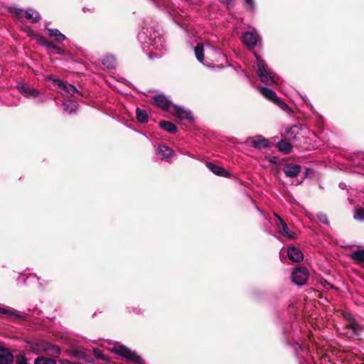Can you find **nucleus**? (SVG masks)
<instances>
[{
	"mask_svg": "<svg viewBox=\"0 0 364 364\" xmlns=\"http://www.w3.org/2000/svg\"><path fill=\"white\" fill-rule=\"evenodd\" d=\"M138 39L151 59L161 57L166 48L164 37L151 27H144L138 34Z\"/></svg>",
	"mask_w": 364,
	"mask_h": 364,
	"instance_id": "obj_1",
	"label": "nucleus"
},
{
	"mask_svg": "<svg viewBox=\"0 0 364 364\" xmlns=\"http://www.w3.org/2000/svg\"><path fill=\"white\" fill-rule=\"evenodd\" d=\"M254 55L256 58V72L261 82L267 85L277 84L278 77L277 75L267 68L266 63L260 56L256 53H254Z\"/></svg>",
	"mask_w": 364,
	"mask_h": 364,
	"instance_id": "obj_2",
	"label": "nucleus"
},
{
	"mask_svg": "<svg viewBox=\"0 0 364 364\" xmlns=\"http://www.w3.org/2000/svg\"><path fill=\"white\" fill-rule=\"evenodd\" d=\"M112 350L114 353L124 358L126 360L132 363L133 364H142V358L136 355L135 352L130 350L126 346L116 343L114 345Z\"/></svg>",
	"mask_w": 364,
	"mask_h": 364,
	"instance_id": "obj_3",
	"label": "nucleus"
},
{
	"mask_svg": "<svg viewBox=\"0 0 364 364\" xmlns=\"http://www.w3.org/2000/svg\"><path fill=\"white\" fill-rule=\"evenodd\" d=\"M10 12L18 16H23L25 15L26 18L31 23H37L41 20V15L39 13L33 9H28L24 11L23 9L13 7L10 9Z\"/></svg>",
	"mask_w": 364,
	"mask_h": 364,
	"instance_id": "obj_4",
	"label": "nucleus"
},
{
	"mask_svg": "<svg viewBox=\"0 0 364 364\" xmlns=\"http://www.w3.org/2000/svg\"><path fill=\"white\" fill-rule=\"evenodd\" d=\"M309 276V274L306 267H299L293 270L291 279L295 284L302 286L306 284Z\"/></svg>",
	"mask_w": 364,
	"mask_h": 364,
	"instance_id": "obj_5",
	"label": "nucleus"
},
{
	"mask_svg": "<svg viewBox=\"0 0 364 364\" xmlns=\"http://www.w3.org/2000/svg\"><path fill=\"white\" fill-rule=\"evenodd\" d=\"M242 41L250 50H252L260 43L261 38L257 33L247 31L242 34Z\"/></svg>",
	"mask_w": 364,
	"mask_h": 364,
	"instance_id": "obj_6",
	"label": "nucleus"
},
{
	"mask_svg": "<svg viewBox=\"0 0 364 364\" xmlns=\"http://www.w3.org/2000/svg\"><path fill=\"white\" fill-rule=\"evenodd\" d=\"M153 103L160 109L169 112L173 105L171 100L164 95L159 94L153 96Z\"/></svg>",
	"mask_w": 364,
	"mask_h": 364,
	"instance_id": "obj_7",
	"label": "nucleus"
},
{
	"mask_svg": "<svg viewBox=\"0 0 364 364\" xmlns=\"http://www.w3.org/2000/svg\"><path fill=\"white\" fill-rule=\"evenodd\" d=\"M156 155L161 161L170 162L171 157L173 156V151L168 146L161 144L156 148Z\"/></svg>",
	"mask_w": 364,
	"mask_h": 364,
	"instance_id": "obj_8",
	"label": "nucleus"
},
{
	"mask_svg": "<svg viewBox=\"0 0 364 364\" xmlns=\"http://www.w3.org/2000/svg\"><path fill=\"white\" fill-rule=\"evenodd\" d=\"M169 112L180 120L193 119L192 114L189 110L176 105H173Z\"/></svg>",
	"mask_w": 364,
	"mask_h": 364,
	"instance_id": "obj_9",
	"label": "nucleus"
},
{
	"mask_svg": "<svg viewBox=\"0 0 364 364\" xmlns=\"http://www.w3.org/2000/svg\"><path fill=\"white\" fill-rule=\"evenodd\" d=\"M274 215L279 220V223L277 225L278 232L288 239H294L296 233L289 230L287 223L277 213Z\"/></svg>",
	"mask_w": 364,
	"mask_h": 364,
	"instance_id": "obj_10",
	"label": "nucleus"
},
{
	"mask_svg": "<svg viewBox=\"0 0 364 364\" xmlns=\"http://www.w3.org/2000/svg\"><path fill=\"white\" fill-rule=\"evenodd\" d=\"M17 89L25 97L35 98L40 95V92L33 87H31L23 82H18Z\"/></svg>",
	"mask_w": 364,
	"mask_h": 364,
	"instance_id": "obj_11",
	"label": "nucleus"
},
{
	"mask_svg": "<svg viewBox=\"0 0 364 364\" xmlns=\"http://www.w3.org/2000/svg\"><path fill=\"white\" fill-rule=\"evenodd\" d=\"M49 80H53V84L61 88L63 94L73 96L75 92H78L75 86L70 84H65L63 81L59 79H54L52 77H48Z\"/></svg>",
	"mask_w": 364,
	"mask_h": 364,
	"instance_id": "obj_12",
	"label": "nucleus"
},
{
	"mask_svg": "<svg viewBox=\"0 0 364 364\" xmlns=\"http://www.w3.org/2000/svg\"><path fill=\"white\" fill-rule=\"evenodd\" d=\"M344 317L348 321L346 326L351 331L349 336H359V331L362 328L355 321V319L353 318L350 314H345Z\"/></svg>",
	"mask_w": 364,
	"mask_h": 364,
	"instance_id": "obj_13",
	"label": "nucleus"
},
{
	"mask_svg": "<svg viewBox=\"0 0 364 364\" xmlns=\"http://www.w3.org/2000/svg\"><path fill=\"white\" fill-rule=\"evenodd\" d=\"M14 355L0 343V364H11Z\"/></svg>",
	"mask_w": 364,
	"mask_h": 364,
	"instance_id": "obj_14",
	"label": "nucleus"
},
{
	"mask_svg": "<svg viewBox=\"0 0 364 364\" xmlns=\"http://www.w3.org/2000/svg\"><path fill=\"white\" fill-rule=\"evenodd\" d=\"M207 168L213 172L215 175L218 176H223L225 178H230V173L227 171L224 168L215 165L211 162H208L206 164Z\"/></svg>",
	"mask_w": 364,
	"mask_h": 364,
	"instance_id": "obj_15",
	"label": "nucleus"
},
{
	"mask_svg": "<svg viewBox=\"0 0 364 364\" xmlns=\"http://www.w3.org/2000/svg\"><path fill=\"white\" fill-rule=\"evenodd\" d=\"M49 24V23H46L45 24L46 30L48 31L49 36L50 38H54L55 41L57 43H60L64 41L66 39V36L56 28H48Z\"/></svg>",
	"mask_w": 364,
	"mask_h": 364,
	"instance_id": "obj_16",
	"label": "nucleus"
},
{
	"mask_svg": "<svg viewBox=\"0 0 364 364\" xmlns=\"http://www.w3.org/2000/svg\"><path fill=\"white\" fill-rule=\"evenodd\" d=\"M283 171L287 176L294 178L301 171V166L298 164H288L284 166Z\"/></svg>",
	"mask_w": 364,
	"mask_h": 364,
	"instance_id": "obj_17",
	"label": "nucleus"
},
{
	"mask_svg": "<svg viewBox=\"0 0 364 364\" xmlns=\"http://www.w3.org/2000/svg\"><path fill=\"white\" fill-rule=\"evenodd\" d=\"M259 92L267 100L272 102L273 103H276L279 97H277L275 92L272 90L269 89L265 87H259Z\"/></svg>",
	"mask_w": 364,
	"mask_h": 364,
	"instance_id": "obj_18",
	"label": "nucleus"
},
{
	"mask_svg": "<svg viewBox=\"0 0 364 364\" xmlns=\"http://www.w3.org/2000/svg\"><path fill=\"white\" fill-rule=\"evenodd\" d=\"M287 256L293 262H300L303 259L302 252L296 247H290L287 250Z\"/></svg>",
	"mask_w": 364,
	"mask_h": 364,
	"instance_id": "obj_19",
	"label": "nucleus"
},
{
	"mask_svg": "<svg viewBox=\"0 0 364 364\" xmlns=\"http://www.w3.org/2000/svg\"><path fill=\"white\" fill-rule=\"evenodd\" d=\"M250 143L252 146L256 149L267 148L269 146L268 140L260 135L253 137Z\"/></svg>",
	"mask_w": 364,
	"mask_h": 364,
	"instance_id": "obj_20",
	"label": "nucleus"
},
{
	"mask_svg": "<svg viewBox=\"0 0 364 364\" xmlns=\"http://www.w3.org/2000/svg\"><path fill=\"white\" fill-rule=\"evenodd\" d=\"M350 257L355 262L359 264H364V248L353 250Z\"/></svg>",
	"mask_w": 364,
	"mask_h": 364,
	"instance_id": "obj_21",
	"label": "nucleus"
},
{
	"mask_svg": "<svg viewBox=\"0 0 364 364\" xmlns=\"http://www.w3.org/2000/svg\"><path fill=\"white\" fill-rule=\"evenodd\" d=\"M194 53H195V55L197 58V60L203 63V65H205V63H203V60H204V46H203V44L201 43H199L196 45V46L194 48Z\"/></svg>",
	"mask_w": 364,
	"mask_h": 364,
	"instance_id": "obj_22",
	"label": "nucleus"
},
{
	"mask_svg": "<svg viewBox=\"0 0 364 364\" xmlns=\"http://www.w3.org/2000/svg\"><path fill=\"white\" fill-rule=\"evenodd\" d=\"M64 111L68 114H73L78 108V104L74 100H68L63 104Z\"/></svg>",
	"mask_w": 364,
	"mask_h": 364,
	"instance_id": "obj_23",
	"label": "nucleus"
},
{
	"mask_svg": "<svg viewBox=\"0 0 364 364\" xmlns=\"http://www.w3.org/2000/svg\"><path fill=\"white\" fill-rule=\"evenodd\" d=\"M160 127L171 134H175L177 131L176 127L171 122L168 121H161L159 123Z\"/></svg>",
	"mask_w": 364,
	"mask_h": 364,
	"instance_id": "obj_24",
	"label": "nucleus"
},
{
	"mask_svg": "<svg viewBox=\"0 0 364 364\" xmlns=\"http://www.w3.org/2000/svg\"><path fill=\"white\" fill-rule=\"evenodd\" d=\"M70 355L73 358H75L77 359H82L87 362H90L89 358H87V355L82 350L73 349V350H70Z\"/></svg>",
	"mask_w": 364,
	"mask_h": 364,
	"instance_id": "obj_25",
	"label": "nucleus"
},
{
	"mask_svg": "<svg viewBox=\"0 0 364 364\" xmlns=\"http://www.w3.org/2000/svg\"><path fill=\"white\" fill-rule=\"evenodd\" d=\"M102 63L108 68H114L116 65L117 61L114 56L108 55L102 58Z\"/></svg>",
	"mask_w": 364,
	"mask_h": 364,
	"instance_id": "obj_26",
	"label": "nucleus"
},
{
	"mask_svg": "<svg viewBox=\"0 0 364 364\" xmlns=\"http://www.w3.org/2000/svg\"><path fill=\"white\" fill-rule=\"evenodd\" d=\"M277 148L281 152L288 154L291 151L292 146L290 143L286 141H281L277 144Z\"/></svg>",
	"mask_w": 364,
	"mask_h": 364,
	"instance_id": "obj_27",
	"label": "nucleus"
},
{
	"mask_svg": "<svg viewBox=\"0 0 364 364\" xmlns=\"http://www.w3.org/2000/svg\"><path fill=\"white\" fill-rule=\"evenodd\" d=\"M136 118L141 123H146L148 122V114L146 111L137 108L136 110Z\"/></svg>",
	"mask_w": 364,
	"mask_h": 364,
	"instance_id": "obj_28",
	"label": "nucleus"
},
{
	"mask_svg": "<svg viewBox=\"0 0 364 364\" xmlns=\"http://www.w3.org/2000/svg\"><path fill=\"white\" fill-rule=\"evenodd\" d=\"M0 314L9 315V316H15L17 318H23L24 317L22 314H18L16 311L9 310L1 305H0Z\"/></svg>",
	"mask_w": 364,
	"mask_h": 364,
	"instance_id": "obj_29",
	"label": "nucleus"
},
{
	"mask_svg": "<svg viewBox=\"0 0 364 364\" xmlns=\"http://www.w3.org/2000/svg\"><path fill=\"white\" fill-rule=\"evenodd\" d=\"M34 364H56V362L52 358L39 356L35 360Z\"/></svg>",
	"mask_w": 364,
	"mask_h": 364,
	"instance_id": "obj_30",
	"label": "nucleus"
},
{
	"mask_svg": "<svg viewBox=\"0 0 364 364\" xmlns=\"http://www.w3.org/2000/svg\"><path fill=\"white\" fill-rule=\"evenodd\" d=\"M16 364H28V359L23 353H19L15 355Z\"/></svg>",
	"mask_w": 364,
	"mask_h": 364,
	"instance_id": "obj_31",
	"label": "nucleus"
},
{
	"mask_svg": "<svg viewBox=\"0 0 364 364\" xmlns=\"http://www.w3.org/2000/svg\"><path fill=\"white\" fill-rule=\"evenodd\" d=\"M299 128L297 126L291 127L287 132V137L289 139H295V134L297 133Z\"/></svg>",
	"mask_w": 364,
	"mask_h": 364,
	"instance_id": "obj_32",
	"label": "nucleus"
},
{
	"mask_svg": "<svg viewBox=\"0 0 364 364\" xmlns=\"http://www.w3.org/2000/svg\"><path fill=\"white\" fill-rule=\"evenodd\" d=\"M275 105H278L282 109H283L285 112H291V109L290 107L282 100L280 99L278 100V101L275 103Z\"/></svg>",
	"mask_w": 364,
	"mask_h": 364,
	"instance_id": "obj_33",
	"label": "nucleus"
},
{
	"mask_svg": "<svg viewBox=\"0 0 364 364\" xmlns=\"http://www.w3.org/2000/svg\"><path fill=\"white\" fill-rule=\"evenodd\" d=\"M94 355L97 359H101L102 360H107V358L105 355H104L100 350L95 349L94 350Z\"/></svg>",
	"mask_w": 364,
	"mask_h": 364,
	"instance_id": "obj_34",
	"label": "nucleus"
},
{
	"mask_svg": "<svg viewBox=\"0 0 364 364\" xmlns=\"http://www.w3.org/2000/svg\"><path fill=\"white\" fill-rule=\"evenodd\" d=\"M246 6L251 11H255V4L254 0H244Z\"/></svg>",
	"mask_w": 364,
	"mask_h": 364,
	"instance_id": "obj_35",
	"label": "nucleus"
},
{
	"mask_svg": "<svg viewBox=\"0 0 364 364\" xmlns=\"http://www.w3.org/2000/svg\"><path fill=\"white\" fill-rule=\"evenodd\" d=\"M320 283L322 285V287L326 289H330L333 288V286L328 282H327L326 279H321Z\"/></svg>",
	"mask_w": 364,
	"mask_h": 364,
	"instance_id": "obj_36",
	"label": "nucleus"
},
{
	"mask_svg": "<svg viewBox=\"0 0 364 364\" xmlns=\"http://www.w3.org/2000/svg\"><path fill=\"white\" fill-rule=\"evenodd\" d=\"M318 218L321 223L326 224V225L329 224L326 215L323 214V213H319V214H318Z\"/></svg>",
	"mask_w": 364,
	"mask_h": 364,
	"instance_id": "obj_37",
	"label": "nucleus"
},
{
	"mask_svg": "<svg viewBox=\"0 0 364 364\" xmlns=\"http://www.w3.org/2000/svg\"><path fill=\"white\" fill-rule=\"evenodd\" d=\"M42 44H43L45 46H46L48 48H58V46L54 45L53 43L49 42L45 39L42 40Z\"/></svg>",
	"mask_w": 364,
	"mask_h": 364,
	"instance_id": "obj_38",
	"label": "nucleus"
},
{
	"mask_svg": "<svg viewBox=\"0 0 364 364\" xmlns=\"http://www.w3.org/2000/svg\"><path fill=\"white\" fill-rule=\"evenodd\" d=\"M221 3H223V4H225L227 6H229L232 0H219Z\"/></svg>",
	"mask_w": 364,
	"mask_h": 364,
	"instance_id": "obj_39",
	"label": "nucleus"
},
{
	"mask_svg": "<svg viewBox=\"0 0 364 364\" xmlns=\"http://www.w3.org/2000/svg\"><path fill=\"white\" fill-rule=\"evenodd\" d=\"M54 50H56L57 53L60 54V55H64L65 54V51L63 50H62L60 47H58V48H53Z\"/></svg>",
	"mask_w": 364,
	"mask_h": 364,
	"instance_id": "obj_40",
	"label": "nucleus"
},
{
	"mask_svg": "<svg viewBox=\"0 0 364 364\" xmlns=\"http://www.w3.org/2000/svg\"><path fill=\"white\" fill-rule=\"evenodd\" d=\"M214 51H215L222 58H225V56L220 53V50L216 49L215 47H210Z\"/></svg>",
	"mask_w": 364,
	"mask_h": 364,
	"instance_id": "obj_41",
	"label": "nucleus"
},
{
	"mask_svg": "<svg viewBox=\"0 0 364 364\" xmlns=\"http://www.w3.org/2000/svg\"><path fill=\"white\" fill-rule=\"evenodd\" d=\"M345 186H346V185H345L344 183H340V185H339V186H340L341 188H344Z\"/></svg>",
	"mask_w": 364,
	"mask_h": 364,
	"instance_id": "obj_42",
	"label": "nucleus"
},
{
	"mask_svg": "<svg viewBox=\"0 0 364 364\" xmlns=\"http://www.w3.org/2000/svg\"><path fill=\"white\" fill-rule=\"evenodd\" d=\"M353 164H355V165H360V164H356L355 160L353 161ZM360 165H361V164H360ZM362 166H363V165L362 164Z\"/></svg>",
	"mask_w": 364,
	"mask_h": 364,
	"instance_id": "obj_43",
	"label": "nucleus"
},
{
	"mask_svg": "<svg viewBox=\"0 0 364 364\" xmlns=\"http://www.w3.org/2000/svg\"><path fill=\"white\" fill-rule=\"evenodd\" d=\"M44 101H45L44 100H39L40 102H43Z\"/></svg>",
	"mask_w": 364,
	"mask_h": 364,
	"instance_id": "obj_44",
	"label": "nucleus"
},
{
	"mask_svg": "<svg viewBox=\"0 0 364 364\" xmlns=\"http://www.w3.org/2000/svg\"><path fill=\"white\" fill-rule=\"evenodd\" d=\"M311 109L313 110V105H310Z\"/></svg>",
	"mask_w": 364,
	"mask_h": 364,
	"instance_id": "obj_45",
	"label": "nucleus"
}]
</instances>
